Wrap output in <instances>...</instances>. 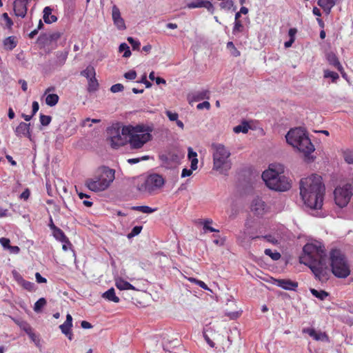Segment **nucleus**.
I'll return each instance as SVG.
<instances>
[{
    "label": "nucleus",
    "mask_w": 353,
    "mask_h": 353,
    "mask_svg": "<svg viewBox=\"0 0 353 353\" xmlns=\"http://www.w3.org/2000/svg\"><path fill=\"white\" fill-rule=\"evenodd\" d=\"M300 195L306 207L311 210L321 209L323 203L325 188L322 177L316 174L301 179L299 182Z\"/></svg>",
    "instance_id": "f257e3e1"
},
{
    "label": "nucleus",
    "mask_w": 353,
    "mask_h": 353,
    "mask_svg": "<svg viewBox=\"0 0 353 353\" xmlns=\"http://www.w3.org/2000/svg\"><path fill=\"white\" fill-rule=\"evenodd\" d=\"M285 139L289 145L303 153L306 162L314 161L316 157L312 153L315 150V148L303 128L299 127L290 130L285 135Z\"/></svg>",
    "instance_id": "f03ea898"
},
{
    "label": "nucleus",
    "mask_w": 353,
    "mask_h": 353,
    "mask_svg": "<svg viewBox=\"0 0 353 353\" xmlns=\"http://www.w3.org/2000/svg\"><path fill=\"white\" fill-rule=\"evenodd\" d=\"M284 166L281 164H270L268 170L262 173V179L266 186L278 192H285L291 188L288 178L283 174Z\"/></svg>",
    "instance_id": "7ed1b4c3"
},
{
    "label": "nucleus",
    "mask_w": 353,
    "mask_h": 353,
    "mask_svg": "<svg viewBox=\"0 0 353 353\" xmlns=\"http://www.w3.org/2000/svg\"><path fill=\"white\" fill-rule=\"evenodd\" d=\"M115 170L107 166L99 168L93 178L85 181V185L92 192H101L108 188L115 179Z\"/></svg>",
    "instance_id": "20e7f679"
},
{
    "label": "nucleus",
    "mask_w": 353,
    "mask_h": 353,
    "mask_svg": "<svg viewBox=\"0 0 353 353\" xmlns=\"http://www.w3.org/2000/svg\"><path fill=\"white\" fill-rule=\"evenodd\" d=\"M331 271L338 278H346L350 274L345 254L339 249L334 248L330 252Z\"/></svg>",
    "instance_id": "39448f33"
},
{
    "label": "nucleus",
    "mask_w": 353,
    "mask_h": 353,
    "mask_svg": "<svg viewBox=\"0 0 353 353\" xmlns=\"http://www.w3.org/2000/svg\"><path fill=\"white\" fill-rule=\"evenodd\" d=\"M215 151L213 153V169L220 174L227 175L231 168V163L228 160L230 152L222 144L213 145Z\"/></svg>",
    "instance_id": "423d86ee"
},
{
    "label": "nucleus",
    "mask_w": 353,
    "mask_h": 353,
    "mask_svg": "<svg viewBox=\"0 0 353 353\" xmlns=\"http://www.w3.org/2000/svg\"><path fill=\"white\" fill-rule=\"evenodd\" d=\"M303 255L300 256L299 261L301 263L309 265L327 256L324 246L319 243V245L314 243H307L303 248Z\"/></svg>",
    "instance_id": "0eeeda50"
},
{
    "label": "nucleus",
    "mask_w": 353,
    "mask_h": 353,
    "mask_svg": "<svg viewBox=\"0 0 353 353\" xmlns=\"http://www.w3.org/2000/svg\"><path fill=\"white\" fill-rule=\"evenodd\" d=\"M165 183V180L162 175L152 173L145 178L143 183L137 185V189L141 192H148L152 194L163 188Z\"/></svg>",
    "instance_id": "6e6552de"
},
{
    "label": "nucleus",
    "mask_w": 353,
    "mask_h": 353,
    "mask_svg": "<svg viewBox=\"0 0 353 353\" xmlns=\"http://www.w3.org/2000/svg\"><path fill=\"white\" fill-rule=\"evenodd\" d=\"M353 195V187L350 183L338 186L334 191L335 203L341 208L347 205Z\"/></svg>",
    "instance_id": "1a4fd4ad"
},
{
    "label": "nucleus",
    "mask_w": 353,
    "mask_h": 353,
    "mask_svg": "<svg viewBox=\"0 0 353 353\" xmlns=\"http://www.w3.org/2000/svg\"><path fill=\"white\" fill-rule=\"evenodd\" d=\"M307 267L311 270L314 276L319 281L323 282L329 279L330 270L327 265V256L317 261L310 263Z\"/></svg>",
    "instance_id": "9d476101"
},
{
    "label": "nucleus",
    "mask_w": 353,
    "mask_h": 353,
    "mask_svg": "<svg viewBox=\"0 0 353 353\" xmlns=\"http://www.w3.org/2000/svg\"><path fill=\"white\" fill-rule=\"evenodd\" d=\"M150 133L134 134L130 137L128 143L132 149H139L143 145L152 139Z\"/></svg>",
    "instance_id": "9b49d317"
},
{
    "label": "nucleus",
    "mask_w": 353,
    "mask_h": 353,
    "mask_svg": "<svg viewBox=\"0 0 353 353\" xmlns=\"http://www.w3.org/2000/svg\"><path fill=\"white\" fill-rule=\"evenodd\" d=\"M61 36L59 32H54L51 34L41 33L37 38V43L41 46L50 44L53 41H57Z\"/></svg>",
    "instance_id": "f8f14e48"
},
{
    "label": "nucleus",
    "mask_w": 353,
    "mask_h": 353,
    "mask_svg": "<svg viewBox=\"0 0 353 353\" xmlns=\"http://www.w3.org/2000/svg\"><path fill=\"white\" fill-rule=\"evenodd\" d=\"M187 7L190 9L205 8L210 14L214 12L213 4L207 0H192L187 3Z\"/></svg>",
    "instance_id": "ddd939ff"
},
{
    "label": "nucleus",
    "mask_w": 353,
    "mask_h": 353,
    "mask_svg": "<svg viewBox=\"0 0 353 353\" xmlns=\"http://www.w3.org/2000/svg\"><path fill=\"white\" fill-rule=\"evenodd\" d=\"M112 18L114 25L120 30L126 29L124 19L121 17L119 8L114 5L112 8Z\"/></svg>",
    "instance_id": "4468645a"
},
{
    "label": "nucleus",
    "mask_w": 353,
    "mask_h": 353,
    "mask_svg": "<svg viewBox=\"0 0 353 353\" xmlns=\"http://www.w3.org/2000/svg\"><path fill=\"white\" fill-rule=\"evenodd\" d=\"M274 283L285 290L296 291L298 287L296 281H293L289 279H276Z\"/></svg>",
    "instance_id": "2eb2a0df"
},
{
    "label": "nucleus",
    "mask_w": 353,
    "mask_h": 353,
    "mask_svg": "<svg viewBox=\"0 0 353 353\" xmlns=\"http://www.w3.org/2000/svg\"><path fill=\"white\" fill-rule=\"evenodd\" d=\"M14 133L17 137H25L32 141L30 123L21 122L16 128Z\"/></svg>",
    "instance_id": "dca6fc26"
},
{
    "label": "nucleus",
    "mask_w": 353,
    "mask_h": 353,
    "mask_svg": "<svg viewBox=\"0 0 353 353\" xmlns=\"http://www.w3.org/2000/svg\"><path fill=\"white\" fill-rule=\"evenodd\" d=\"M266 204L261 198L253 199L251 205L252 211L256 215H262L265 212Z\"/></svg>",
    "instance_id": "f3484780"
},
{
    "label": "nucleus",
    "mask_w": 353,
    "mask_h": 353,
    "mask_svg": "<svg viewBox=\"0 0 353 353\" xmlns=\"http://www.w3.org/2000/svg\"><path fill=\"white\" fill-rule=\"evenodd\" d=\"M72 327V317L70 314L66 315V319L65 322L59 325V328L61 332L68 336L69 340H72V334L71 332V328Z\"/></svg>",
    "instance_id": "a211bd4d"
},
{
    "label": "nucleus",
    "mask_w": 353,
    "mask_h": 353,
    "mask_svg": "<svg viewBox=\"0 0 353 353\" xmlns=\"http://www.w3.org/2000/svg\"><path fill=\"white\" fill-rule=\"evenodd\" d=\"M303 332L308 334L316 341H329V337L325 332H317L314 328H305Z\"/></svg>",
    "instance_id": "6ab92c4d"
},
{
    "label": "nucleus",
    "mask_w": 353,
    "mask_h": 353,
    "mask_svg": "<svg viewBox=\"0 0 353 353\" xmlns=\"http://www.w3.org/2000/svg\"><path fill=\"white\" fill-rule=\"evenodd\" d=\"M14 14L17 17L24 18L27 14L28 8L21 0H15L13 3Z\"/></svg>",
    "instance_id": "aec40b11"
},
{
    "label": "nucleus",
    "mask_w": 353,
    "mask_h": 353,
    "mask_svg": "<svg viewBox=\"0 0 353 353\" xmlns=\"http://www.w3.org/2000/svg\"><path fill=\"white\" fill-rule=\"evenodd\" d=\"M326 59L330 65H332L338 70H342V65L341 64L339 58L333 52H330L326 54Z\"/></svg>",
    "instance_id": "412c9836"
},
{
    "label": "nucleus",
    "mask_w": 353,
    "mask_h": 353,
    "mask_svg": "<svg viewBox=\"0 0 353 353\" xmlns=\"http://www.w3.org/2000/svg\"><path fill=\"white\" fill-rule=\"evenodd\" d=\"M123 135L119 134L118 136L112 138L110 141L111 147L114 149H117L121 146H123L128 142L125 137H123Z\"/></svg>",
    "instance_id": "4be33fe9"
},
{
    "label": "nucleus",
    "mask_w": 353,
    "mask_h": 353,
    "mask_svg": "<svg viewBox=\"0 0 353 353\" xmlns=\"http://www.w3.org/2000/svg\"><path fill=\"white\" fill-rule=\"evenodd\" d=\"M52 8L49 6H46L43 9V20L47 24H50L57 21V17L55 15H52Z\"/></svg>",
    "instance_id": "5701e85b"
},
{
    "label": "nucleus",
    "mask_w": 353,
    "mask_h": 353,
    "mask_svg": "<svg viewBox=\"0 0 353 353\" xmlns=\"http://www.w3.org/2000/svg\"><path fill=\"white\" fill-rule=\"evenodd\" d=\"M192 99L194 101H199L203 99H210V91L208 90H203L197 91L192 94Z\"/></svg>",
    "instance_id": "b1692460"
},
{
    "label": "nucleus",
    "mask_w": 353,
    "mask_h": 353,
    "mask_svg": "<svg viewBox=\"0 0 353 353\" xmlns=\"http://www.w3.org/2000/svg\"><path fill=\"white\" fill-rule=\"evenodd\" d=\"M54 237L63 243H68L71 245L68 238L65 236V233L59 228H57L52 232Z\"/></svg>",
    "instance_id": "393cba45"
},
{
    "label": "nucleus",
    "mask_w": 353,
    "mask_h": 353,
    "mask_svg": "<svg viewBox=\"0 0 353 353\" xmlns=\"http://www.w3.org/2000/svg\"><path fill=\"white\" fill-rule=\"evenodd\" d=\"M116 287L120 290H137L134 286H133L131 283L129 282L124 281L122 279H119L116 280L115 282Z\"/></svg>",
    "instance_id": "a878e982"
},
{
    "label": "nucleus",
    "mask_w": 353,
    "mask_h": 353,
    "mask_svg": "<svg viewBox=\"0 0 353 353\" xmlns=\"http://www.w3.org/2000/svg\"><path fill=\"white\" fill-rule=\"evenodd\" d=\"M102 297L104 298L105 299H107L110 301H112L114 303H119L120 301L119 298L117 296H116L115 290L113 288H111L108 289L106 292H105L102 294Z\"/></svg>",
    "instance_id": "bb28decb"
},
{
    "label": "nucleus",
    "mask_w": 353,
    "mask_h": 353,
    "mask_svg": "<svg viewBox=\"0 0 353 353\" xmlns=\"http://www.w3.org/2000/svg\"><path fill=\"white\" fill-rule=\"evenodd\" d=\"M310 292L311 294L318 299L321 301L325 300L328 296H330V294L323 290H316L314 288H310Z\"/></svg>",
    "instance_id": "cd10ccee"
},
{
    "label": "nucleus",
    "mask_w": 353,
    "mask_h": 353,
    "mask_svg": "<svg viewBox=\"0 0 353 353\" xmlns=\"http://www.w3.org/2000/svg\"><path fill=\"white\" fill-rule=\"evenodd\" d=\"M134 133H150L152 131V128L150 126H146L143 124H139L136 126H133Z\"/></svg>",
    "instance_id": "c85d7f7f"
},
{
    "label": "nucleus",
    "mask_w": 353,
    "mask_h": 353,
    "mask_svg": "<svg viewBox=\"0 0 353 353\" xmlns=\"http://www.w3.org/2000/svg\"><path fill=\"white\" fill-rule=\"evenodd\" d=\"M3 45L7 50H12L17 46V41L14 37L10 36L5 39Z\"/></svg>",
    "instance_id": "c756f323"
},
{
    "label": "nucleus",
    "mask_w": 353,
    "mask_h": 353,
    "mask_svg": "<svg viewBox=\"0 0 353 353\" xmlns=\"http://www.w3.org/2000/svg\"><path fill=\"white\" fill-rule=\"evenodd\" d=\"M250 128V125L246 121H243L241 124L235 126L233 129L235 133H247Z\"/></svg>",
    "instance_id": "7c9ffc66"
},
{
    "label": "nucleus",
    "mask_w": 353,
    "mask_h": 353,
    "mask_svg": "<svg viewBox=\"0 0 353 353\" xmlns=\"http://www.w3.org/2000/svg\"><path fill=\"white\" fill-rule=\"evenodd\" d=\"M59 97L57 94H49L46 98V103L48 105L54 106L59 101Z\"/></svg>",
    "instance_id": "2f4dec72"
},
{
    "label": "nucleus",
    "mask_w": 353,
    "mask_h": 353,
    "mask_svg": "<svg viewBox=\"0 0 353 353\" xmlns=\"http://www.w3.org/2000/svg\"><path fill=\"white\" fill-rule=\"evenodd\" d=\"M131 209L132 210L139 211L145 214H150L156 211L155 208H152L147 205L132 206Z\"/></svg>",
    "instance_id": "473e14b6"
},
{
    "label": "nucleus",
    "mask_w": 353,
    "mask_h": 353,
    "mask_svg": "<svg viewBox=\"0 0 353 353\" xmlns=\"http://www.w3.org/2000/svg\"><path fill=\"white\" fill-rule=\"evenodd\" d=\"M68 50H65L63 52H57V63L59 65H63L65 63V61L68 58Z\"/></svg>",
    "instance_id": "72a5a7b5"
},
{
    "label": "nucleus",
    "mask_w": 353,
    "mask_h": 353,
    "mask_svg": "<svg viewBox=\"0 0 353 353\" xmlns=\"http://www.w3.org/2000/svg\"><path fill=\"white\" fill-rule=\"evenodd\" d=\"M47 304L46 299L45 298H40L36 301L34 305L33 310L36 313H39L42 311L43 307Z\"/></svg>",
    "instance_id": "f704fd0d"
},
{
    "label": "nucleus",
    "mask_w": 353,
    "mask_h": 353,
    "mask_svg": "<svg viewBox=\"0 0 353 353\" xmlns=\"http://www.w3.org/2000/svg\"><path fill=\"white\" fill-rule=\"evenodd\" d=\"M96 74L95 70L94 67L91 65H88L85 70H82L81 72V75L83 77H85L88 80L91 78L94 77Z\"/></svg>",
    "instance_id": "c9c22d12"
},
{
    "label": "nucleus",
    "mask_w": 353,
    "mask_h": 353,
    "mask_svg": "<svg viewBox=\"0 0 353 353\" xmlns=\"http://www.w3.org/2000/svg\"><path fill=\"white\" fill-rule=\"evenodd\" d=\"M107 133L110 135V140L111 141L112 138H114V137L120 134V128L118 126V124L108 127L107 128Z\"/></svg>",
    "instance_id": "e433bc0d"
},
{
    "label": "nucleus",
    "mask_w": 353,
    "mask_h": 353,
    "mask_svg": "<svg viewBox=\"0 0 353 353\" xmlns=\"http://www.w3.org/2000/svg\"><path fill=\"white\" fill-rule=\"evenodd\" d=\"M323 77L325 79L330 78L331 79L332 83H336L337 80L339 79V75L335 72L330 71L329 70H325Z\"/></svg>",
    "instance_id": "4c0bfd02"
},
{
    "label": "nucleus",
    "mask_w": 353,
    "mask_h": 353,
    "mask_svg": "<svg viewBox=\"0 0 353 353\" xmlns=\"http://www.w3.org/2000/svg\"><path fill=\"white\" fill-rule=\"evenodd\" d=\"M220 7L222 9H225L228 10L232 9L233 11H236L237 8L236 6L234 5L233 0H226L225 1H222L220 3Z\"/></svg>",
    "instance_id": "58836bf2"
},
{
    "label": "nucleus",
    "mask_w": 353,
    "mask_h": 353,
    "mask_svg": "<svg viewBox=\"0 0 353 353\" xmlns=\"http://www.w3.org/2000/svg\"><path fill=\"white\" fill-rule=\"evenodd\" d=\"M99 87V83L97 80L95 78V76L93 77H91L88 80V90L90 92H94L98 89Z\"/></svg>",
    "instance_id": "ea45409f"
},
{
    "label": "nucleus",
    "mask_w": 353,
    "mask_h": 353,
    "mask_svg": "<svg viewBox=\"0 0 353 353\" xmlns=\"http://www.w3.org/2000/svg\"><path fill=\"white\" fill-rule=\"evenodd\" d=\"M119 52H123V57L128 58L131 55V51L130 50V47L125 43H122L120 44L119 48Z\"/></svg>",
    "instance_id": "a19ab883"
},
{
    "label": "nucleus",
    "mask_w": 353,
    "mask_h": 353,
    "mask_svg": "<svg viewBox=\"0 0 353 353\" xmlns=\"http://www.w3.org/2000/svg\"><path fill=\"white\" fill-rule=\"evenodd\" d=\"M121 134L125 137H131L132 135H134V128L132 125H124L121 129Z\"/></svg>",
    "instance_id": "79ce46f5"
},
{
    "label": "nucleus",
    "mask_w": 353,
    "mask_h": 353,
    "mask_svg": "<svg viewBox=\"0 0 353 353\" xmlns=\"http://www.w3.org/2000/svg\"><path fill=\"white\" fill-rule=\"evenodd\" d=\"M168 155H169L168 158L170 159V165L172 163L178 164L180 163V161L181 159V156L179 155L178 153L169 152Z\"/></svg>",
    "instance_id": "37998d69"
},
{
    "label": "nucleus",
    "mask_w": 353,
    "mask_h": 353,
    "mask_svg": "<svg viewBox=\"0 0 353 353\" xmlns=\"http://www.w3.org/2000/svg\"><path fill=\"white\" fill-rule=\"evenodd\" d=\"M227 48L230 51V54L233 57H237L241 55L240 51L236 48L232 41L228 42Z\"/></svg>",
    "instance_id": "c03bdc74"
},
{
    "label": "nucleus",
    "mask_w": 353,
    "mask_h": 353,
    "mask_svg": "<svg viewBox=\"0 0 353 353\" xmlns=\"http://www.w3.org/2000/svg\"><path fill=\"white\" fill-rule=\"evenodd\" d=\"M264 253L265 254V255L271 257V259L274 261H277L281 257V255L279 252L276 251L273 252L270 249H265Z\"/></svg>",
    "instance_id": "a18cd8bd"
},
{
    "label": "nucleus",
    "mask_w": 353,
    "mask_h": 353,
    "mask_svg": "<svg viewBox=\"0 0 353 353\" xmlns=\"http://www.w3.org/2000/svg\"><path fill=\"white\" fill-rule=\"evenodd\" d=\"M127 40L131 45L133 50H139L141 43L139 40H137L132 37H128Z\"/></svg>",
    "instance_id": "49530a36"
},
{
    "label": "nucleus",
    "mask_w": 353,
    "mask_h": 353,
    "mask_svg": "<svg viewBox=\"0 0 353 353\" xmlns=\"http://www.w3.org/2000/svg\"><path fill=\"white\" fill-rule=\"evenodd\" d=\"M317 4L322 8L327 14H330L332 8L334 6L328 3H323V0H318Z\"/></svg>",
    "instance_id": "de8ad7c7"
},
{
    "label": "nucleus",
    "mask_w": 353,
    "mask_h": 353,
    "mask_svg": "<svg viewBox=\"0 0 353 353\" xmlns=\"http://www.w3.org/2000/svg\"><path fill=\"white\" fill-rule=\"evenodd\" d=\"M143 229V227L141 225H136L132 228L131 232L128 234L127 237L128 239H131L135 236H137L140 234Z\"/></svg>",
    "instance_id": "09e8293b"
},
{
    "label": "nucleus",
    "mask_w": 353,
    "mask_h": 353,
    "mask_svg": "<svg viewBox=\"0 0 353 353\" xmlns=\"http://www.w3.org/2000/svg\"><path fill=\"white\" fill-rule=\"evenodd\" d=\"M244 26L241 21H234L232 33L236 34L238 32H242Z\"/></svg>",
    "instance_id": "8fccbe9b"
},
{
    "label": "nucleus",
    "mask_w": 353,
    "mask_h": 353,
    "mask_svg": "<svg viewBox=\"0 0 353 353\" xmlns=\"http://www.w3.org/2000/svg\"><path fill=\"white\" fill-rule=\"evenodd\" d=\"M261 238L265 239L268 241L272 243L273 244L277 243V240L271 234H268V235H265V236H256L252 237V239L254 240V239H261Z\"/></svg>",
    "instance_id": "3c124183"
},
{
    "label": "nucleus",
    "mask_w": 353,
    "mask_h": 353,
    "mask_svg": "<svg viewBox=\"0 0 353 353\" xmlns=\"http://www.w3.org/2000/svg\"><path fill=\"white\" fill-rule=\"evenodd\" d=\"M52 121V117L48 115H44L43 114H40V122L41 124L43 126H47L50 124Z\"/></svg>",
    "instance_id": "603ef678"
},
{
    "label": "nucleus",
    "mask_w": 353,
    "mask_h": 353,
    "mask_svg": "<svg viewBox=\"0 0 353 353\" xmlns=\"http://www.w3.org/2000/svg\"><path fill=\"white\" fill-rule=\"evenodd\" d=\"M20 284L23 287L24 289L29 291H32L34 289V283L30 281L23 280Z\"/></svg>",
    "instance_id": "864d4df0"
},
{
    "label": "nucleus",
    "mask_w": 353,
    "mask_h": 353,
    "mask_svg": "<svg viewBox=\"0 0 353 353\" xmlns=\"http://www.w3.org/2000/svg\"><path fill=\"white\" fill-rule=\"evenodd\" d=\"M189 280L191 282L195 283L196 285H198L201 288H203V289H204L205 290H210H210L209 289L208 285L203 281L198 280V279H194V278H190Z\"/></svg>",
    "instance_id": "5fc2aeb1"
},
{
    "label": "nucleus",
    "mask_w": 353,
    "mask_h": 353,
    "mask_svg": "<svg viewBox=\"0 0 353 353\" xmlns=\"http://www.w3.org/2000/svg\"><path fill=\"white\" fill-rule=\"evenodd\" d=\"M344 160L348 164H353V152L352 151L345 152Z\"/></svg>",
    "instance_id": "6e6d98bb"
},
{
    "label": "nucleus",
    "mask_w": 353,
    "mask_h": 353,
    "mask_svg": "<svg viewBox=\"0 0 353 353\" xmlns=\"http://www.w3.org/2000/svg\"><path fill=\"white\" fill-rule=\"evenodd\" d=\"M124 77L128 80H134L137 77V72L134 70H131L124 74Z\"/></svg>",
    "instance_id": "4d7b16f0"
},
{
    "label": "nucleus",
    "mask_w": 353,
    "mask_h": 353,
    "mask_svg": "<svg viewBox=\"0 0 353 353\" xmlns=\"http://www.w3.org/2000/svg\"><path fill=\"white\" fill-rule=\"evenodd\" d=\"M124 89V86L121 83H116L111 86L110 91L113 93L121 92Z\"/></svg>",
    "instance_id": "13d9d810"
},
{
    "label": "nucleus",
    "mask_w": 353,
    "mask_h": 353,
    "mask_svg": "<svg viewBox=\"0 0 353 353\" xmlns=\"http://www.w3.org/2000/svg\"><path fill=\"white\" fill-rule=\"evenodd\" d=\"M137 82L145 84L147 88H150L152 85V83L147 80L146 74H143L141 79Z\"/></svg>",
    "instance_id": "bf43d9fd"
},
{
    "label": "nucleus",
    "mask_w": 353,
    "mask_h": 353,
    "mask_svg": "<svg viewBox=\"0 0 353 353\" xmlns=\"http://www.w3.org/2000/svg\"><path fill=\"white\" fill-rule=\"evenodd\" d=\"M0 243L4 249L8 250L10 245V241L8 238L1 237L0 238Z\"/></svg>",
    "instance_id": "052dcab7"
},
{
    "label": "nucleus",
    "mask_w": 353,
    "mask_h": 353,
    "mask_svg": "<svg viewBox=\"0 0 353 353\" xmlns=\"http://www.w3.org/2000/svg\"><path fill=\"white\" fill-rule=\"evenodd\" d=\"M2 17L6 22L7 28L9 29L11 28L13 25V22H12V20L9 17L8 13H6V12L3 13Z\"/></svg>",
    "instance_id": "680f3d73"
},
{
    "label": "nucleus",
    "mask_w": 353,
    "mask_h": 353,
    "mask_svg": "<svg viewBox=\"0 0 353 353\" xmlns=\"http://www.w3.org/2000/svg\"><path fill=\"white\" fill-rule=\"evenodd\" d=\"M168 119L172 121H176L178 119L179 115L176 112H172L171 111H166L165 112Z\"/></svg>",
    "instance_id": "e2e57ef3"
},
{
    "label": "nucleus",
    "mask_w": 353,
    "mask_h": 353,
    "mask_svg": "<svg viewBox=\"0 0 353 353\" xmlns=\"http://www.w3.org/2000/svg\"><path fill=\"white\" fill-rule=\"evenodd\" d=\"M169 155L167 154H161L159 155V158L162 161V163L165 165H166L167 167L170 165V159L168 158Z\"/></svg>",
    "instance_id": "0e129e2a"
},
{
    "label": "nucleus",
    "mask_w": 353,
    "mask_h": 353,
    "mask_svg": "<svg viewBox=\"0 0 353 353\" xmlns=\"http://www.w3.org/2000/svg\"><path fill=\"white\" fill-rule=\"evenodd\" d=\"M20 327L21 328L26 332V333H27L28 334L29 333H30V332H32V327H30V325L26 323V322H23L21 323V324L20 325Z\"/></svg>",
    "instance_id": "69168bd1"
},
{
    "label": "nucleus",
    "mask_w": 353,
    "mask_h": 353,
    "mask_svg": "<svg viewBox=\"0 0 353 353\" xmlns=\"http://www.w3.org/2000/svg\"><path fill=\"white\" fill-rule=\"evenodd\" d=\"M30 195V191L28 188H26L24 191L20 194L19 198L25 201L28 200Z\"/></svg>",
    "instance_id": "338daca9"
},
{
    "label": "nucleus",
    "mask_w": 353,
    "mask_h": 353,
    "mask_svg": "<svg viewBox=\"0 0 353 353\" xmlns=\"http://www.w3.org/2000/svg\"><path fill=\"white\" fill-rule=\"evenodd\" d=\"M196 108L198 110H202L203 108H206L207 110H209L210 108V103L208 101H205L202 103H199L197 105Z\"/></svg>",
    "instance_id": "774afa93"
}]
</instances>
